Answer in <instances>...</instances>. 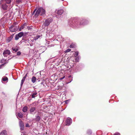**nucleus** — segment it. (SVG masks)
I'll list each match as a JSON object with an SVG mask.
<instances>
[{
  "mask_svg": "<svg viewBox=\"0 0 135 135\" xmlns=\"http://www.w3.org/2000/svg\"><path fill=\"white\" fill-rule=\"evenodd\" d=\"M40 35H38L36 36L33 38V39L35 40H36L38 39L40 37Z\"/></svg>",
  "mask_w": 135,
  "mask_h": 135,
  "instance_id": "obj_21",
  "label": "nucleus"
},
{
  "mask_svg": "<svg viewBox=\"0 0 135 135\" xmlns=\"http://www.w3.org/2000/svg\"><path fill=\"white\" fill-rule=\"evenodd\" d=\"M85 24H86L85 23H84L83 24H83V25H85Z\"/></svg>",
  "mask_w": 135,
  "mask_h": 135,
  "instance_id": "obj_42",
  "label": "nucleus"
},
{
  "mask_svg": "<svg viewBox=\"0 0 135 135\" xmlns=\"http://www.w3.org/2000/svg\"><path fill=\"white\" fill-rule=\"evenodd\" d=\"M52 20L51 18H49V19L46 20L44 22V25L46 26L49 25L50 23L52 21Z\"/></svg>",
  "mask_w": 135,
  "mask_h": 135,
  "instance_id": "obj_2",
  "label": "nucleus"
},
{
  "mask_svg": "<svg viewBox=\"0 0 135 135\" xmlns=\"http://www.w3.org/2000/svg\"><path fill=\"white\" fill-rule=\"evenodd\" d=\"M26 25V23H25L22 25L19 28V31H21L22 29H23L24 28L25 26Z\"/></svg>",
  "mask_w": 135,
  "mask_h": 135,
  "instance_id": "obj_14",
  "label": "nucleus"
},
{
  "mask_svg": "<svg viewBox=\"0 0 135 135\" xmlns=\"http://www.w3.org/2000/svg\"><path fill=\"white\" fill-rule=\"evenodd\" d=\"M17 114L20 118H22L23 117V114L21 113H18Z\"/></svg>",
  "mask_w": 135,
  "mask_h": 135,
  "instance_id": "obj_18",
  "label": "nucleus"
},
{
  "mask_svg": "<svg viewBox=\"0 0 135 135\" xmlns=\"http://www.w3.org/2000/svg\"><path fill=\"white\" fill-rule=\"evenodd\" d=\"M36 9H35L34 10V11L33 12V13H35V11H36Z\"/></svg>",
  "mask_w": 135,
  "mask_h": 135,
  "instance_id": "obj_38",
  "label": "nucleus"
},
{
  "mask_svg": "<svg viewBox=\"0 0 135 135\" xmlns=\"http://www.w3.org/2000/svg\"><path fill=\"white\" fill-rule=\"evenodd\" d=\"M12 38L11 37H8L7 39V41L8 42H9L12 39Z\"/></svg>",
  "mask_w": 135,
  "mask_h": 135,
  "instance_id": "obj_22",
  "label": "nucleus"
},
{
  "mask_svg": "<svg viewBox=\"0 0 135 135\" xmlns=\"http://www.w3.org/2000/svg\"><path fill=\"white\" fill-rule=\"evenodd\" d=\"M78 23L76 22H75V23H74V25H73V26H76V27H80V25L79 24H78Z\"/></svg>",
  "mask_w": 135,
  "mask_h": 135,
  "instance_id": "obj_19",
  "label": "nucleus"
},
{
  "mask_svg": "<svg viewBox=\"0 0 135 135\" xmlns=\"http://www.w3.org/2000/svg\"><path fill=\"white\" fill-rule=\"evenodd\" d=\"M70 101L69 100H67L66 101H65V103L66 104H67Z\"/></svg>",
  "mask_w": 135,
  "mask_h": 135,
  "instance_id": "obj_31",
  "label": "nucleus"
},
{
  "mask_svg": "<svg viewBox=\"0 0 135 135\" xmlns=\"http://www.w3.org/2000/svg\"><path fill=\"white\" fill-rule=\"evenodd\" d=\"M19 124L20 127L21 129V130H23L24 128V123L23 122L21 121H20L19 122Z\"/></svg>",
  "mask_w": 135,
  "mask_h": 135,
  "instance_id": "obj_7",
  "label": "nucleus"
},
{
  "mask_svg": "<svg viewBox=\"0 0 135 135\" xmlns=\"http://www.w3.org/2000/svg\"><path fill=\"white\" fill-rule=\"evenodd\" d=\"M11 52L9 50H6L4 51L3 52V55L5 57H7L8 55L10 54Z\"/></svg>",
  "mask_w": 135,
  "mask_h": 135,
  "instance_id": "obj_4",
  "label": "nucleus"
},
{
  "mask_svg": "<svg viewBox=\"0 0 135 135\" xmlns=\"http://www.w3.org/2000/svg\"><path fill=\"white\" fill-rule=\"evenodd\" d=\"M9 29L11 31L13 32L16 31L18 30V28L15 26H12Z\"/></svg>",
  "mask_w": 135,
  "mask_h": 135,
  "instance_id": "obj_3",
  "label": "nucleus"
},
{
  "mask_svg": "<svg viewBox=\"0 0 135 135\" xmlns=\"http://www.w3.org/2000/svg\"><path fill=\"white\" fill-rule=\"evenodd\" d=\"M65 77V76H64L63 77H62V78H60V79L61 80H62V79H63Z\"/></svg>",
  "mask_w": 135,
  "mask_h": 135,
  "instance_id": "obj_37",
  "label": "nucleus"
},
{
  "mask_svg": "<svg viewBox=\"0 0 135 135\" xmlns=\"http://www.w3.org/2000/svg\"><path fill=\"white\" fill-rule=\"evenodd\" d=\"M26 127H29V124H28V123H26V126H25Z\"/></svg>",
  "mask_w": 135,
  "mask_h": 135,
  "instance_id": "obj_34",
  "label": "nucleus"
},
{
  "mask_svg": "<svg viewBox=\"0 0 135 135\" xmlns=\"http://www.w3.org/2000/svg\"><path fill=\"white\" fill-rule=\"evenodd\" d=\"M8 78L5 76L3 77L2 79V82L3 81H6L7 82L8 81Z\"/></svg>",
  "mask_w": 135,
  "mask_h": 135,
  "instance_id": "obj_11",
  "label": "nucleus"
},
{
  "mask_svg": "<svg viewBox=\"0 0 135 135\" xmlns=\"http://www.w3.org/2000/svg\"><path fill=\"white\" fill-rule=\"evenodd\" d=\"M11 1V0H1L0 1V4H2L6 3L7 4H9Z\"/></svg>",
  "mask_w": 135,
  "mask_h": 135,
  "instance_id": "obj_6",
  "label": "nucleus"
},
{
  "mask_svg": "<svg viewBox=\"0 0 135 135\" xmlns=\"http://www.w3.org/2000/svg\"><path fill=\"white\" fill-rule=\"evenodd\" d=\"M20 37H19V36L18 35V34H17L16 35L15 37V39L16 40H17Z\"/></svg>",
  "mask_w": 135,
  "mask_h": 135,
  "instance_id": "obj_24",
  "label": "nucleus"
},
{
  "mask_svg": "<svg viewBox=\"0 0 135 135\" xmlns=\"http://www.w3.org/2000/svg\"><path fill=\"white\" fill-rule=\"evenodd\" d=\"M79 57H76V58L75 59V60H76V61H77V62H78V60H79Z\"/></svg>",
  "mask_w": 135,
  "mask_h": 135,
  "instance_id": "obj_28",
  "label": "nucleus"
},
{
  "mask_svg": "<svg viewBox=\"0 0 135 135\" xmlns=\"http://www.w3.org/2000/svg\"><path fill=\"white\" fill-rule=\"evenodd\" d=\"M40 119V117L39 116H37L36 117V119L37 120L39 121Z\"/></svg>",
  "mask_w": 135,
  "mask_h": 135,
  "instance_id": "obj_27",
  "label": "nucleus"
},
{
  "mask_svg": "<svg viewBox=\"0 0 135 135\" xmlns=\"http://www.w3.org/2000/svg\"><path fill=\"white\" fill-rule=\"evenodd\" d=\"M24 34V33L23 32H21L19 33L18 35L19 36V37H21Z\"/></svg>",
  "mask_w": 135,
  "mask_h": 135,
  "instance_id": "obj_16",
  "label": "nucleus"
},
{
  "mask_svg": "<svg viewBox=\"0 0 135 135\" xmlns=\"http://www.w3.org/2000/svg\"><path fill=\"white\" fill-rule=\"evenodd\" d=\"M2 4V8L4 10H6L7 9V6L6 5L5 3H2V4Z\"/></svg>",
  "mask_w": 135,
  "mask_h": 135,
  "instance_id": "obj_9",
  "label": "nucleus"
},
{
  "mask_svg": "<svg viewBox=\"0 0 135 135\" xmlns=\"http://www.w3.org/2000/svg\"><path fill=\"white\" fill-rule=\"evenodd\" d=\"M75 45H73V44L71 45L70 46V48H74L75 47Z\"/></svg>",
  "mask_w": 135,
  "mask_h": 135,
  "instance_id": "obj_32",
  "label": "nucleus"
},
{
  "mask_svg": "<svg viewBox=\"0 0 135 135\" xmlns=\"http://www.w3.org/2000/svg\"><path fill=\"white\" fill-rule=\"evenodd\" d=\"M30 27H29V28H28V29L29 30L30 29Z\"/></svg>",
  "mask_w": 135,
  "mask_h": 135,
  "instance_id": "obj_43",
  "label": "nucleus"
},
{
  "mask_svg": "<svg viewBox=\"0 0 135 135\" xmlns=\"http://www.w3.org/2000/svg\"><path fill=\"white\" fill-rule=\"evenodd\" d=\"M36 108L35 107H31L30 109V112L31 113H32L35 110Z\"/></svg>",
  "mask_w": 135,
  "mask_h": 135,
  "instance_id": "obj_13",
  "label": "nucleus"
},
{
  "mask_svg": "<svg viewBox=\"0 0 135 135\" xmlns=\"http://www.w3.org/2000/svg\"><path fill=\"white\" fill-rule=\"evenodd\" d=\"M71 50L70 49H69L65 51V52H70Z\"/></svg>",
  "mask_w": 135,
  "mask_h": 135,
  "instance_id": "obj_26",
  "label": "nucleus"
},
{
  "mask_svg": "<svg viewBox=\"0 0 135 135\" xmlns=\"http://www.w3.org/2000/svg\"><path fill=\"white\" fill-rule=\"evenodd\" d=\"M74 23H75V22H73L72 23H71V27H72V26H73L74 27H75V26H73V25H74Z\"/></svg>",
  "mask_w": 135,
  "mask_h": 135,
  "instance_id": "obj_29",
  "label": "nucleus"
},
{
  "mask_svg": "<svg viewBox=\"0 0 135 135\" xmlns=\"http://www.w3.org/2000/svg\"><path fill=\"white\" fill-rule=\"evenodd\" d=\"M89 132H88V134H91V131H90V130H89Z\"/></svg>",
  "mask_w": 135,
  "mask_h": 135,
  "instance_id": "obj_36",
  "label": "nucleus"
},
{
  "mask_svg": "<svg viewBox=\"0 0 135 135\" xmlns=\"http://www.w3.org/2000/svg\"><path fill=\"white\" fill-rule=\"evenodd\" d=\"M79 53L78 51L76 52L75 53L74 55L75 57L77 56L78 55Z\"/></svg>",
  "mask_w": 135,
  "mask_h": 135,
  "instance_id": "obj_25",
  "label": "nucleus"
},
{
  "mask_svg": "<svg viewBox=\"0 0 135 135\" xmlns=\"http://www.w3.org/2000/svg\"><path fill=\"white\" fill-rule=\"evenodd\" d=\"M30 96L32 98H35V97L37 96V93L36 92H35L33 93H32Z\"/></svg>",
  "mask_w": 135,
  "mask_h": 135,
  "instance_id": "obj_8",
  "label": "nucleus"
},
{
  "mask_svg": "<svg viewBox=\"0 0 135 135\" xmlns=\"http://www.w3.org/2000/svg\"><path fill=\"white\" fill-rule=\"evenodd\" d=\"M45 13V11L44 9L42 8H38L37 10L35 15L37 16L40 14L41 15H44Z\"/></svg>",
  "mask_w": 135,
  "mask_h": 135,
  "instance_id": "obj_1",
  "label": "nucleus"
},
{
  "mask_svg": "<svg viewBox=\"0 0 135 135\" xmlns=\"http://www.w3.org/2000/svg\"><path fill=\"white\" fill-rule=\"evenodd\" d=\"M62 1H64V0H61Z\"/></svg>",
  "mask_w": 135,
  "mask_h": 135,
  "instance_id": "obj_44",
  "label": "nucleus"
},
{
  "mask_svg": "<svg viewBox=\"0 0 135 135\" xmlns=\"http://www.w3.org/2000/svg\"><path fill=\"white\" fill-rule=\"evenodd\" d=\"M22 1L23 0H17L16 2L17 3L19 4L21 3Z\"/></svg>",
  "mask_w": 135,
  "mask_h": 135,
  "instance_id": "obj_23",
  "label": "nucleus"
},
{
  "mask_svg": "<svg viewBox=\"0 0 135 135\" xmlns=\"http://www.w3.org/2000/svg\"><path fill=\"white\" fill-rule=\"evenodd\" d=\"M7 131L5 130L3 131L0 133V135H7Z\"/></svg>",
  "mask_w": 135,
  "mask_h": 135,
  "instance_id": "obj_12",
  "label": "nucleus"
},
{
  "mask_svg": "<svg viewBox=\"0 0 135 135\" xmlns=\"http://www.w3.org/2000/svg\"><path fill=\"white\" fill-rule=\"evenodd\" d=\"M71 77V75H70L68 77L69 78H70Z\"/></svg>",
  "mask_w": 135,
  "mask_h": 135,
  "instance_id": "obj_39",
  "label": "nucleus"
},
{
  "mask_svg": "<svg viewBox=\"0 0 135 135\" xmlns=\"http://www.w3.org/2000/svg\"><path fill=\"white\" fill-rule=\"evenodd\" d=\"M21 54V53L20 51H18L17 53V55H20Z\"/></svg>",
  "mask_w": 135,
  "mask_h": 135,
  "instance_id": "obj_33",
  "label": "nucleus"
},
{
  "mask_svg": "<svg viewBox=\"0 0 135 135\" xmlns=\"http://www.w3.org/2000/svg\"><path fill=\"white\" fill-rule=\"evenodd\" d=\"M73 80V79H72H72L70 81V82H71V81L72 80Z\"/></svg>",
  "mask_w": 135,
  "mask_h": 135,
  "instance_id": "obj_41",
  "label": "nucleus"
},
{
  "mask_svg": "<svg viewBox=\"0 0 135 135\" xmlns=\"http://www.w3.org/2000/svg\"><path fill=\"white\" fill-rule=\"evenodd\" d=\"M114 135H120L119 133H117L115 134Z\"/></svg>",
  "mask_w": 135,
  "mask_h": 135,
  "instance_id": "obj_35",
  "label": "nucleus"
},
{
  "mask_svg": "<svg viewBox=\"0 0 135 135\" xmlns=\"http://www.w3.org/2000/svg\"><path fill=\"white\" fill-rule=\"evenodd\" d=\"M72 122V120L70 118H68L66 120V125L67 126H69L71 124Z\"/></svg>",
  "mask_w": 135,
  "mask_h": 135,
  "instance_id": "obj_5",
  "label": "nucleus"
},
{
  "mask_svg": "<svg viewBox=\"0 0 135 135\" xmlns=\"http://www.w3.org/2000/svg\"><path fill=\"white\" fill-rule=\"evenodd\" d=\"M13 51H15V52L17 51L18 50L17 49H12Z\"/></svg>",
  "mask_w": 135,
  "mask_h": 135,
  "instance_id": "obj_30",
  "label": "nucleus"
},
{
  "mask_svg": "<svg viewBox=\"0 0 135 135\" xmlns=\"http://www.w3.org/2000/svg\"><path fill=\"white\" fill-rule=\"evenodd\" d=\"M27 107H25L22 110L24 112H26L27 110Z\"/></svg>",
  "mask_w": 135,
  "mask_h": 135,
  "instance_id": "obj_17",
  "label": "nucleus"
},
{
  "mask_svg": "<svg viewBox=\"0 0 135 135\" xmlns=\"http://www.w3.org/2000/svg\"><path fill=\"white\" fill-rule=\"evenodd\" d=\"M27 74H26L25 75V76H26V77L27 76Z\"/></svg>",
  "mask_w": 135,
  "mask_h": 135,
  "instance_id": "obj_40",
  "label": "nucleus"
},
{
  "mask_svg": "<svg viewBox=\"0 0 135 135\" xmlns=\"http://www.w3.org/2000/svg\"><path fill=\"white\" fill-rule=\"evenodd\" d=\"M26 79V76H24L21 80V85L22 86L23 84V83L24 82L25 79Z\"/></svg>",
  "mask_w": 135,
  "mask_h": 135,
  "instance_id": "obj_20",
  "label": "nucleus"
},
{
  "mask_svg": "<svg viewBox=\"0 0 135 135\" xmlns=\"http://www.w3.org/2000/svg\"><path fill=\"white\" fill-rule=\"evenodd\" d=\"M36 78L35 76H33L31 79L32 82L33 83H35L36 81Z\"/></svg>",
  "mask_w": 135,
  "mask_h": 135,
  "instance_id": "obj_15",
  "label": "nucleus"
},
{
  "mask_svg": "<svg viewBox=\"0 0 135 135\" xmlns=\"http://www.w3.org/2000/svg\"><path fill=\"white\" fill-rule=\"evenodd\" d=\"M64 12V11L62 9L59 10L57 11V13L59 15H61Z\"/></svg>",
  "mask_w": 135,
  "mask_h": 135,
  "instance_id": "obj_10",
  "label": "nucleus"
}]
</instances>
